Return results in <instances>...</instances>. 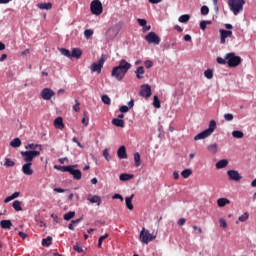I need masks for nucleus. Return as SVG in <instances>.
<instances>
[{
	"mask_svg": "<svg viewBox=\"0 0 256 256\" xmlns=\"http://www.w3.org/2000/svg\"><path fill=\"white\" fill-rule=\"evenodd\" d=\"M10 146L17 148V147H21V139L19 138H14L11 142H10Z\"/></svg>",
	"mask_w": 256,
	"mask_h": 256,
	"instance_id": "obj_35",
	"label": "nucleus"
},
{
	"mask_svg": "<svg viewBox=\"0 0 256 256\" xmlns=\"http://www.w3.org/2000/svg\"><path fill=\"white\" fill-rule=\"evenodd\" d=\"M128 111H129V107L128 106L123 105V106H121L119 108V112L120 113H127Z\"/></svg>",
	"mask_w": 256,
	"mask_h": 256,
	"instance_id": "obj_56",
	"label": "nucleus"
},
{
	"mask_svg": "<svg viewBox=\"0 0 256 256\" xmlns=\"http://www.w3.org/2000/svg\"><path fill=\"white\" fill-rule=\"evenodd\" d=\"M219 146H217V144H210L208 145L207 149L210 153H212V155L217 154V149Z\"/></svg>",
	"mask_w": 256,
	"mask_h": 256,
	"instance_id": "obj_34",
	"label": "nucleus"
},
{
	"mask_svg": "<svg viewBox=\"0 0 256 256\" xmlns=\"http://www.w3.org/2000/svg\"><path fill=\"white\" fill-rule=\"evenodd\" d=\"M83 55V52L79 48L72 49V52L70 54V59H81V56Z\"/></svg>",
	"mask_w": 256,
	"mask_h": 256,
	"instance_id": "obj_17",
	"label": "nucleus"
},
{
	"mask_svg": "<svg viewBox=\"0 0 256 256\" xmlns=\"http://www.w3.org/2000/svg\"><path fill=\"white\" fill-rule=\"evenodd\" d=\"M229 165V160L222 159L216 163V169H225Z\"/></svg>",
	"mask_w": 256,
	"mask_h": 256,
	"instance_id": "obj_22",
	"label": "nucleus"
},
{
	"mask_svg": "<svg viewBox=\"0 0 256 256\" xmlns=\"http://www.w3.org/2000/svg\"><path fill=\"white\" fill-rule=\"evenodd\" d=\"M37 147H39V151H43V146L34 143L26 145L25 149H31L32 151H35Z\"/></svg>",
	"mask_w": 256,
	"mask_h": 256,
	"instance_id": "obj_31",
	"label": "nucleus"
},
{
	"mask_svg": "<svg viewBox=\"0 0 256 256\" xmlns=\"http://www.w3.org/2000/svg\"><path fill=\"white\" fill-rule=\"evenodd\" d=\"M153 106L156 109H161V100H159V96L155 95L153 99Z\"/></svg>",
	"mask_w": 256,
	"mask_h": 256,
	"instance_id": "obj_37",
	"label": "nucleus"
},
{
	"mask_svg": "<svg viewBox=\"0 0 256 256\" xmlns=\"http://www.w3.org/2000/svg\"><path fill=\"white\" fill-rule=\"evenodd\" d=\"M92 35H93V30L87 29L84 31V36L86 39H91Z\"/></svg>",
	"mask_w": 256,
	"mask_h": 256,
	"instance_id": "obj_50",
	"label": "nucleus"
},
{
	"mask_svg": "<svg viewBox=\"0 0 256 256\" xmlns=\"http://www.w3.org/2000/svg\"><path fill=\"white\" fill-rule=\"evenodd\" d=\"M72 165L69 166H54V169H57L58 171H62V173H69L71 171Z\"/></svg>",
	"mask_w": 256,
	"mask_h": 256,
	"instance_id": "obj_28",
	"label": "nucleus"
},
{
	"mask_svg": "<svg viewBox=\"0 0 256 256\" xmlns=\"http://www.w3.org/2000/svg\"><path fill=\"white\" fill-rule=\"evenodd\" d=\"M189 19H191V16H189V14H184L179 17L178 21L179 23H187Z\"/></svg>",
	"mask_w": 256,
	"mask_h": 256,
	"instance_id": "obj_40",
	"label": "nucleus"
},
{
	"mask_svg": "<svg viewBox=\"0 0 256 256\" xmlns=\"http://www.w3.org/2000/svg\"><path fill=\"white\" fill-rule=\"evenodd\" d=\"M103 65H105V54H102L101 58L98 60V63H92L90 69L93 73H101Z\"/></svg>",
	"mask_w": 256,
	"mask_h": 256,
	"instance_id": "obj_8",
	"label": "nucleus"
},
{
	"mask_svg": "<svg viewBox=\"0 0 256 256\" xmlns=\"http://www.w3.org/2000/svg\"><path fill=\"white\" fill-rule=\"evenodd\" d=\"M155 239V236L153 234L149 233V230L142 228L140 232V241L141 243H144L147 245V243H150V241H153Z\"/></svg>",
	"mask_w": 256,
	"mask_h": 256,
	"instance_id": "obj_6",
	"label": "nucleus"
},
{
	"mask_svg": "<svg viewBox=\"0 0 256 256\" xmlns=\"http://www.w3.org/2000/svg\"><path fill=\"white\" fill-rule=\"evenodd\" d=\"M103 157L106 159V161H111V156L109 155V149H104L103 150Z\"/></svg>",
	"mask_w": 256,
	"mask_h": 256,
	"instance_id": "obj_47",
	"label": "nucleus"
},
{
	"mask_svg": "<svg viewBox=\"0 0 256 256\" xmlns=\"http://www.w3.org/2000/svg\"><path fill=\"white\" fill-rule=\"evenodd\" d=\"M247 219H249V214L247 212H245L244 214L239 216L238 221H240L241 223H245V221H247Z\"/></svg>",
	"mask_w": 256,
	"mask_h": 256,
	"instance_id": "obj_43",
	"label": "nucleus"
},
{
	"mask_svg": "<svg viewBox=\"0 0 256 256\" xmlns=\"http://www.w3.org/2000/svg\"><path fill=\"white\" fill-rule=\"evenodd\" d=\"M133 174H127V173H122L120 174V181H131V179H133Z\"/></svg>",
	"mask_w": 256,
	"mask_h": 256,
	"instance_id": "obj_30",
	"label": "nucleus"
},
{
	"mask_svg": "<svg viewBox=\"0 0 256 256\" xmlns=\"http://www.w3.org/2000/svg\"><path fill=\"white\" fill-rule=\"evenodd\" d=\"M226 60L228 61L229 67H239L242 61L241 57L236 56L233 52L226 54Z\"/></svg>",
	"mask_w": 256,
	"mask_h": 256,
	"instance_id": "obj_5",
	"label": "nucleus"
},
{
	"mask_svg": "<svg viewBox=\"0 0 256 256\" xmlns=\"http://www.w3.org/2000/svg\"><path fill=\"white\" fill-rule=\"evenodd\" d=\"M82 124L87 127L89 125V116H87V112H84V117L82 118Z\"/></svg>",
	"mask_w": 256,
	"mask_h": 256,
	"instance_id": "obj_48",
	"label": "nucleus"
},
{
	"mask_svg": "<svg viewBox=\"0 0 256 256\" xmlns=\"http://www.w3.org/2000/svg\"><path fill=\"white\" fill-rule=\"evenodd\" d=\"M145 40L150 44V45H159L161 43V38L159 35H157L155 32H150L146 37Z\"/></svg>",
	"mask_w": 256,
	"mask_h": 256,
	"instance_id": "obj_9",
	"label": "nucleus"
},
{
	"mask_svg": "<svg viewBox=\"0 0 256 256\" xmlns=\"http://www.w3.org/2000/svg\"><path fill=\"white\" fill-rule=\"evenodd\" d=\"M60 52L62 55H64V57H68V59H71V51H69L68 49L62 48L60 49Z\"/></svg>",
	"mask_w": 256,
	"mask_h": 256,
	"instance_id": "obj_42",
	"label": "nucleus"
},
{
	"mask_svg": "<svg viewBox=\"0 0 256 256\" xmlns=\"http://www.w3.org/2000/svg\"><path fill=\"white\" fill-rule=\"evenodd\" d=\"M75 105L73 106V111L76 113H79L81 111V103H79V100H75Z\"/></svg>",
	"mask_w": 256,
	"mask_h": 256,
	"instance_id": "obj_45",
	"label": "nucleus"
},
{
	"mask_svg": "<svg viewBox=\"0 0 256 256\" xmlns=\"http://www.w3.org/2000/svg\"><path fill=\"white\" fill-rule=\"evenodd\" d=\"M102 102H103L105 105H111V98H109V96H107V95H103V96H102Z\"/></svg>",
	"mask_w": 256,
	"mask_h": 256,
	"instance_id": "obj_46",
	"label": "nucleus"
},
{
	"mask_svg": "<svg viewBox=\"0 0 256 256\" xmlns=\"http://www.w3.org/2000/svg\"><path fill=\"white\" fill-rule=\"evenodd\" d=\"M87 201H90V203H96L98 207L101 206V197L100 196H97V195L93 196V195L89 194L87 196Z\"/></svg>",
	"mask_w": 256,
	"mask_h": 256,
	"instance_id": "obj_16",
	"label": "nucleus"
},
{
	"mask_svg": "<svg viewBox=\"0 0 256 256\" xmlns=\"http://www.w3.org/2000/svg\"><path fill=\"white\" fill-rule=\"evenodd\" d=\"M151 94V86L149 84H143L140 88L141 97L149 99V97H151Z\"/></svg>",
	"mask_w": 256,
	"mask_h": 256,
	"instance_id": "obj_11",
	"label": "nucleus"
},
{
	"mask_svg": "<svg viewBox=\"0 0 256 256\" xmlns=\"http://www.w3.org/2000/svg\"><path fill=\"white\" fill-rule=\"evenodd\" d=\"M118 33H119V31H117V28L111 27V28L108 29L106 35L110 39H115V37H117Z\"/></svg>",
	"mask_w": 256,
	"mask_h": 256,
	"instance_id": "obj_19",
	"label": "nucleus"
},
{
	"mask_svg": "<svg viewBox=\"0 0 256 256\" xmlns=\"http://www.w3.org/2000/svg\"><path fill=\"white\" fill-rule=\"evenodd\" d=\"M21 157L25 163H33V159L35 157H39L41 155V151L37 150H29V151H22L20 152Z\"/></svg>",
	"mask_w": 256,
	"mask_h": 256,
	"instance_id": "obj_4",
	"label": "nucleus"
},
{
	"mask_svg": "<svg viewBox=\"0 0 256 256\" xmlns=\"http://www.w3.org/2000/svg\"><path fill=\"white\" fill-rule=\"evenodd\" d=\"M0 227L2 229H11V227H13V222H11V220H2L0 222Z\"/></svg>",
	"mask_w": 256,
	"mask_h": 256,
	"instance_id": "obj_24",
	"label": "nucleus"
},
{
	"mask_svg": "<svg viewBox=\"0 0 256 256\" xmlns=\"http://www.w3.org/2000/svg\"><path fill=\"white\" fill-rule=\"evenodd\" d=\"M204 77H206V79H211L213 77V70L208 69L204 72Z\"/></svg>",
	"mask_w": 256,
	"mask_h": 256,
	"instance_id": "obj_49",
	"label": "nucleus"
},
{
	"mask_svg": "<svg viewBox=\"0 0 256 256\" xmlns=\"http://www.w3.org/2000/svg\"><path fill=\"white\" fill-rule=\"evenodd\" d=\"M90 9L92 15H101L103 13V4L99 0H94L91 2Z\"/></svg>",
	"mask_w": 256,
	"mask_h": 256,
	"instance_id": "obj_7",
	"label": "nucleus"
},
{
	"mask_svg": "<svg viewBox=\"0 0 256 256\" xmlns=\"http://www.w3.org/2000/svg\"><path fill=\"white\" fill-rule=\"evenodd\" d=\"M53 237L47 236V238L42 239L43 247H49L52 244Z\"/></svg>",
	"mask_w": 256,
	"mask_h": 256,
	"instance_id": "obj_32",
	"label": "nucleus"
},
{
	"mask_svg": "<svg viewBox=\"0 0 256 256\" xmlns=\"http://www.w3.org/2000/svg\"><path fill=\"white\" fill-rule=\"evenodd\" d=\"M74 251H77V253H83V248H81L79 245L73 246Z\"/></svg>",
	"mask_w": 256,
	"mask_h": 256,
	"instance_id": "obj_60",
	"label": "nucleus"
},
{
	"mask_svg": "<svg viewBox=\"0 0 256 256\" xmlns=\"http://www.w3.org/2000/svg\"><path fill=\"white\" fill-rule=\"evenodd\" d=\"M200 29H202V31H205V29H207V24H206L205 20H202L200 22Z\"/></svg>",
	"mask_w": 256,
	"mask_h": 256,
	"instance_id": "obj_61",
	"label": "nucleus"
},
{
	"mask_svg": "<svg viewBox=\"0 0 256 256\" xmlns=\"http://www.w3.org/2000/svg\"><path fill=\"white\" fill-rule=\"evenodd\" d=\"M245 5V0H228V7L233 15H239L242 13L243 6Z\"/></svg>",
	"mask_w": 256,
	"mask_h": 256,
	"instance_id": "obj_3",
	"label": "nucleus"
},
{
	"mask_svg": "<svg viewBox=\"0 0 256 256\" xmlns=\"http://www.w3.org/2000/svg\"><path fill=\"white\" fill-rule=\"evenodd\" d=\"M231 203V200L227 198H219L217 200L218 207H225V205H229Z\"/></svg>",
	"mask_w": 256,
	"mask_h": 256,
	"instance_id": "obj_25",
	"label": "nucleus"
},
{
	"mask_svg": "<svg viewBox=\"0 0 256 256\" xmlns=\"http://www.w3.org/2000/svg\"><path fill=\"white\" fill-rule=\"evenodd\" d=\"M4 166L5 167H15V162L9 158H5Z\"/></svg>",
	"mask_w": 256,
	"mask_h": 256,
	"instance_id": "obj_41",
	"label": "nucleus"
},
{
	"mask_svg": "<svg viewBox=\"0 0 256 256\" xmlns=\"http://www.w3.org/2000/svg\"><path fill=\"white\" fill-rule=\"evenodd\" d=\"M107 237H109L108 233L99 237V239H98V247L99 248H101V245H103V241H105V239H107Z\"/></svg>",
	"mask_w": 256,
	"mask_h": 256,
	"instance_id": "obj_44",
	"label": "nucleus"
},
{
	"mask_svg": "<svg viewBox=\"0 0 256 256\" xmlns=\"http://www.w3.org/2000/svg\"><path fill=\"white\" fill-rule=\"evenodd\" d=\"M51 217H52V219H54L55 223H61V219H60V218H58V216H57V215L52 214V215H51Z\"/></svg>",
	"mask_w": 256,
	"mask_h": 256,
	"instance_id": "obj_63",
	"label": "nucleus"
},
{
	"mask_svg": "<svg viewBox=\"0 0 256 256\" xmlns=\"http://www.w3.org/2000/svg\"><path fill=\"white\" fill-rule=\"evenodd\" d=\"M73 217H75V212L74 211H70L66 214H64V221H71V219H73Z\"/></svg>",
	"mask_w": 256,
	"mask_h": 256,
	"instance_id": "obj_39",
	"label": "nucleus"
},
{
	"mask_svg": "<svg viewBox=\"0 0 256 256\" xmlns=\"http://www.w3.org/2000/svg\"><path fill=\"white\" fill-rule=\"evenodd\" d=\"M54 127L56 129H65V124H63V118L58 117L54 120Z\"/></svg>",
	"mask_w": 256,
	"mask_h": 256,
	"instance_id": "obj_20",
	"label": "nucleus"
},
{
	"mask_svg": "<svg viewBox=\"0 0 256 256\" xmlns=\"http://www.w3.org/2000/svg\"><path fill=\"white\" fill-rule=\"evenodd\" d=\"M13 209H15V211H23V208L21 207V201L19 200H15L12 204Z\"/></svg>",
	"mask_w": 256,
	"mask_h": 256,
	"instance_id": "obj_36",
	"label": "nucleus"
},
{
	"mask_svg": "<svg viewBox=\"0 0 256 256\" xmlns=\"http://www.w3.org/2000/svg\"><path fill=\"white\" fill-rule=\"evenodd\" d=\"M227 175L230 181L239 182L243 179V176H241V174H239V171L237 170H228Z\"/></svg>",
	"mask_w": 256,
	"mask_h": 256,
	"instance_id": "obj_10",
	"label": "nucleus"
},
{
	"mask_svg": "<svg viewBox=\"0 0 256 256\" xmlns=\"http://www.w3.org/2000/svg\"><path fill=\"white\" fill-rule=\"evenodd\" d=\"M81 221H83V217H80L76 220H72L71 222L74 224V225H79V223H81Z\"/></svg>",
	"mask_w": 256,
	"mask_h": 256,
	"instance_id": "obj_64",
	"label": "nucleus"
},
{
	"mask_svg": "<svg viewBox=\"0 0 256 256\" xmlns=\"http://www.w3.org/2000/svg\"><path fill=\"white\" fill-rule=\"evenodd\" d=\"M232 136L235 138V139H243V137H245V134L239 130H234L232 132Z\"/></svg>",
	"mask_w": 256,
	"mask_h": 256,
	"instance_id": "obj_33",
	"label": "nucleus"
},
{
	"mask_svg": "<svg viewBox=\"0 0 256 256\" xmlns=\"http://www.w3.org/2000/svg\"><path fill=\"white\" fill-rule=\"evenodd\" d=\"M217 129V122L215 120H211L209 122V127L197 134L194 137V141H199L201 139H207V137H210V135H213L214 131Z\"/></svg>",
	"mask_w": 256,
	"mask_h": 256,
	"instance_id": "obj_2",
	"label": "nucleus"
},
{
	"mask_svg": "<svg viewBox=\"0 0 256 256\" xmlns=\"http://www.w3.org/2000/svg\"><path fill=\"white\" fill-rule=\"evenodd\" d=\"M37 7H38V9H44L46 11H49V10L53 9V4H51V2H48V3H38Z\"/></svg>",
	"mask_w": 256,
	"mask_h": 256,
	"instance_id": "obj_23",
	"label": "nucleus"
},
{
	"mask_svg": "<svg viewBox=\"0 0 256 256\" xmlns=\"http://www.w3.org/2000/svg\"><path fill=\"white\" fill-rule=\"evenodd\" d=\"M77 168V165H72L71 168H70V175L73 176V179H76V181H81V177H82V173H81V170L79 169H76Z\"/></svg>",
	"mask_w": 256,
	"mask_h": 256,
	"instance_id": "obj_13",
	"label": "nucleus"
},
{
	"mask_svg": "<svg viewBox=\"0 0 256 256\" xmlns=\"http://www.w3.org/2000/svg\"><path fill=\"white\" fill-rule=\"evenodd\" d=\"M144 65H145L146 69H151V67H153V61L147 60L144 62Z\"/></svg>",
	"mask_w": 256,
	"mask_h": 256,
	"instance_id": "obj_55",
	"label": "nucleus"
},
{
	"mask_svg": "<svg viewBox=\"0 0 256 256\" xmlns=\"http://www.w3.org/2000/svg\"><path fill=\"white\" fill-rule=\"evenodd\" d=\"M131 67V63L127 62V60L125 59H122L120 60L118 66L112 68L111 77L116 79V81H121L122 79H125V76L129 72V69H131Z\"/></svg>",
	"mask_w": 256,
	"mask_h": 256,
	"instance_id": "obj_1",
	"label": "nucleus"
},
{
	"mask_svg": "<svg viewBox=\"0 0 256 256\" xmlns=\"http://www.w3.org/2000/svg\"><path fill=\"white\" fill-rule=\"evenodd\" d=\"M201 15H209V7L202 6L201 7Z\"/></svg>",
	"mask_w": 256,
	"mask_h": 256,
	"instance_id": "obj_53",
	"label": "nucleus"
},
{
	"mask_svg": "<svg viewBox=\"0 0 256 256\" xmlns=\"http://www.w3.org/2000/svg\"><path fill=\"white\" fill-rule=\"evenodd\" d=\"M219 33H220V41H221L222 45H225V40L227 39V37L233 36V31H231V30L220 29Z\"/></svg>",
	"mask_w": 256,
	"mask_h": 256,
	"instance_id": "obj_14",
	"label": "nucleus"
},
{
	"mask_svg": "<svg viewBox=\"0 0 256 256\" xmlns=\"http://www.w3.org/2000/svg\"><path fill=\"white\" fill-rule=\"evenodd\" d=\"M134 163L135 167H141V154L139 152L134 153Z\"/></svg>",
	"mask_w": 256,
	"mask_h": 256,
	"instance_id": "obj_29",
	"label": "nucleus"
},
{
	"mask_svg": "<svg viewBox=\"0 0 256 256\" xmlns=\"http://www.w3.org/2000/svg\"><path fill=\"white\" fill-rule=\"evenodd\" d=\"M212 1H213V5H214V9H215L216 13H219L218 0H212Z\"/></svg>",
	"mask_w": 256,
	"mask_h": 256,
	"instance_id": "obj_59",
	"label": "nucleus"
},
{
	"mask_svg": "<svg viewBox=\"0 0 256 256\" xmlns=\"http://www.w3.org/2000/svg\"><path fill=\"white\" fill-rule=\"evenodd\" d=\"M136 77L137 79H143V75H145V68L143 66H139L136 71Z\"/></svg>",
	"mask_w": 256,
	"mask_h": 256,
	"instance_id": "obj_27",
	"label": "nucleus"
},
{
	"mask_svg": "<svg viewBox=\"0 0 256 256\" xmlns=\"http://www.w3.org/2000/svg\"><path fill=\"white\" fill-rule=\"evenodd\" d=\"M224 119L225 121H233L234 116L233 114L227 113V114H224Z\"/></svg>",
	"mask_w": 256,
	"mask_h": 256,
	"instance_id": "obj_54",
	"label": "nucleus"
},
{
	"mask_svg": "<svg viewBox=\"0 0 256 256\" xmlns=\"http://www.w3.org/2000/svg\"><path fill=\"white\" fill-rule=\"evenodd\" d=\"M112 125H115V127H125V121L123 119L114 118L112 119Z\"/></svg>",
	"mask_w": 256,
	"mask_h": 256,
	"instance_id": "obj_26",
	"label": "nucleus"
},
{
	"mask_svg": "<svg viewBox=\"0 0 256 256\" xmlns=\"http://www.w3.org/2000/svg\"><path fill=\"white\" fill-rule=\"evenodd\" d=\"M118 159H127V148L121 146L117 151Z\"/></svg>",
	"mask_w": 256,
	"mask_h": 256,
	"instance_id": "obj_18",
	"label": "nucleus"
},
{
	"mask_svg": "<svg viewBox=\"0 0 256 256\" xmlns=\"http://www.w3.org/2000/svg\"><path fill=\"white\" fill-rule=\"evenodd\" d=\"M135 197L134 194H132L130 197H126L125 198V203H126V207L127 209H129L130 211H133V198Z\"/></svg>",
	"mask_w": 256,
	"mask_h": 256,
	"instance_id": "obj_21",
	"label": "nucleus"
},
{
	"mask_svg": "<svg viewBox=\"0 0 256 256\" xmlns=\"http://www.w3.org/2000/svg\"><path fill=\"white\" fill-rule=\"evenodd\" d=\"M41 97L44 101H49L51 100V97H55V92L50 88H44L41 91Z\"/></svg>",
	"mask_w": 256,
	"mask_h": 256,
	"instance_id": "obj_12",
	"label": "nucleus"
},
{
	"mask_svg": "<svg viewBox=\"0 0 256 256\" xmlns=\"http://www.w3.org/2000/svg\"><path fill=\"white\" fill-rule=\"evenodd\" d=\"M186 222L187 220L185 218H180L177 223L179 227H183V225H185Z\"/></svg>",
	"mask_w": 256,
	"mask_h": 256,
	"instance_id": "obj_58",
	"label": "nucleus"
},
{
	"mask_svg": "<svg viewBox=\"0 0 256 256\" xmlns=\"http://www.w3.org/2000/svg\"><path fill=\"white\" fill-rule=\"evenodd\" d=\"M193 171H191V169H185L181 172V175L184 179H189V177H191Z\"/></svg>",
	"mask_w": 256,
	"mask_h": 256,
	"instance_id": "obj_38",
	"label": "nucleus"
},
{
	"mask_svg": "<svg viewBox=\"0 0 256 256\" xmlns=\"http://www.w3.org/2000/svg\"><path fill=\"white\" fill-rule=\"evenodd\" d=\"M137 21L140 27H145V25H147V20L145 19H138Z\"/></svg>",
	"mask_w": 256,
	"mask_h": 256,
	"instance_id": "obj_57",
	"label": "nucleus"
},
{
	"mask_svg": "<svg viewBox=\"0 0 256 256\" xmlns=\"http://www.w3.org/2000/svg\"><path fill=\"white\" fill-rule=\"evenodd\" d=\"M112 199H119L121 202H123V196H121V194H114Z\"/></svg>",
	"mask_w": 256,
	"mask_h": 256,
	"instance_id": "obj_62",
	"label": "nucleus"
},
{
	"mask_svg": "<svg viewBox=\"0 0 256 256\" xmlns=\"http://www.w3.org/2000/svg\"><path fill=\"white\" fill-rule=\"evenodd\" d=\"M219 223H220V227H222V229H227V220H225V218H220Z\"/></svg>",
	"mask_w": 256,
	"mask_h": 256,
	"instance_id": "obj_52",
	"label": "nucleus"
},
{
	"mask_svg": "<svg viewBox=\"0 0 256 256\" xmlns=\"http://www.w3.org/2000/svg\"><path fill=\"white\" fill-rule=\"evenodd\" d=\"M32 165L33 163H25L22 166V173H24V175H33V168H31Z\"/></svg>",
	"mask_w": 256,
	"mask_h": 256,
	"instance_id": "obj_15",
	"label": "nucleus"
},
{
	"mask_svg": "<svg viewBox=\"0 0 256 256\" xmlns=\"http://www.w3.org/2000/svg\"><path fill=\"white\" fill-rule=\"evenodd\" d=\"M217 63H219V65H227L228 60H226V58H222V57H217L216 59Z\"/></svg>",
	"mask_w": 256,
	"mask_h": 256,
	"instance_id": "obj_51",
	"label": "nucleus"
}]
</instances>
